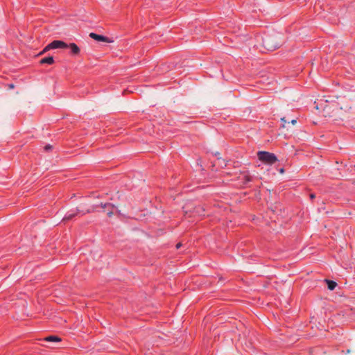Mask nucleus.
<instances>
[{
  "mask_svg": "<svg viewBox=\"0 0 355 355\" xmlns=\"http://www.w3.org/2000/svg\"><path fill=\"white\" fill-rule=\"evenodd\" d=\"M257 41H261L259 45H256L257 48H260L261 51H274L280 46L279 42L277 38L273 36H266L265 37H257Z\"/></svg>",
  "mask_w": 355,
  "mask_h": 355,
  "instance_id": "nucleus-1",
  "label": "nucleus"
},
{
  "mask_svg": "<svg viewBox=\"0 0 355 355\" xmlns=\"http://www.w3.org/2000/svg\"><path fill=\"white\" fill-rule=\"evenodd\" d=\"M259 159L263 162L268 164H272L275 162L277 161V157L275 154L266 152V151H260L257 153Z\"/></svg>",
  "mask_w": 355,
  "mask_h": 355,
  "instance_id": "nucleus-2",
  "label": "nucleus"
},
{
  "mask_svg": "<svg viewBox=\"0 0 355 355\" xmlns=\"http://www.w3.org/2000/svg\"><path fill=\"white\" fill-rule=\"evenodd\" d=\"M237 178L243 185L246 184L252 180V177L248 171H240Z\"/></svg>",
  "mask_w": 355,
  "mask_h": 355,
  "instance_id": "nucleus-3",
  "label": "nucleus"
},
{
  "mask_svg": "<svg viewBox=\"0 0 355 355\" xmlns=\"http://www.w3.org/2000/svg\"><path fill=\"white\" fill-rule=\"evenodd\" d=\"M89 37L96 41H98V42H108V43H111L113 42L112 40H110L107 37H105V36H103L101 35H98L94 33H91L89 34Z\"/></svg>",
  "mask_w": 355,
  "mask_h": 355,
  "instance_id": "nucleus-4",
  "label": "nucleus"
},
{
  "mask_svg": "<svg viewBox=\"0 0 355 355\" xmlns=\"http://www.w3.org/2000/svg\"><path fill=\"white\" fill-rule=\"evenodd\" d=\"M49 47H51L52 49H58V48L64 49V48L68 47V45L62 41L54 40L49 44Z\"/></svg>",
  "mask_w": 355,
  "mask_h": 355,
  "instance_id": "nucleus-5",
  "label": "nucleus"
},
{
  "mask_svg": "<svg viewBox=\"0 0 355 355\" xmlns=\"http://www.w3.org/2000/svg\"><path fill=\"white\" fill-rule=\"evenodd\" d=\"M101 206L103 209L108 208V211L107 212V216L109 217H111L113 215V209L115 207V206L114 205H112L110 203H107V204L101 203Z\"/></svg>",
  "mask_w": 355,
  "mask_h": 355,
  "instance_id": "nucleus-6",
  "label": "nucleus"
},
{
  "mask_svg": "<svg viewBox=\"0 0 355 355\" xmlns=\"http://www.w3.org/2000/svg\"><path fill=\"white\" fill-rule=\"evenodd\" d=\"M53 62H54V59L52 56L44 58L40 61V63L42 64H53Z\"/></svg>",
  "mask_w": 355,
  "mask_h": 355,
  "instance_id": "nucleus-7",
  "label": "nucleus"
},
{
  "mask_svg": "<svg viewBox=\"0 0 355 355\" xmlns=\"http://www.w3.org/2000/svg\"><path fill=\"white\" fill-rule=\"evenodd\" d=\"M44 340L47 342H60L61 338L56 336H50L44 338Z\"/></svg>",
  "mask_w": 355,
  "mask_h": 355,
  "instance_id": "nucleus-8",
  "label": "nucleus"
},
{
  "mask_svg": "<svg viewBox=\"0 0 355 355\" xmlns=\"http://www.w3.org/2000/svg\"><path fill=\"white\" fill-rule=\"evenodd\" d=\"M68 46L71 49L73 54L77 55L80 53V49L76 44L71 43Z\"/></svg>",
  "mask_w": 355,
  "mask_h": 355,
  "instance_id": "nucleus-9",
  "label": "nucleus"
},
{
  "mask_svg": "<svg viewBox=\"0 0 355 355\" xmlns=\"http://www.w3.org/2000/svg\"><path fill=\"white\" fill-rule=\"evenodd\" d=\"M325 282H327V286H328V288L330 291H333L336 288V286H337V284L335 282H334V281L326 279Z\"/></svg>",
  "mask_w": 355,
  "mask_h": 355,
  "instance_id": "nucleus-10",
  "label": "nucleus"
},
{
  "mask_svg": "<svg viewBox=\"0 0 355 355\" xmlns=\"http://www.w3.org/2000/svg\"><path fill=\"white\" fill-rule=\"evenodd\" d=\"M350 109H351V107H346L345 110V112L346 114H339L338 115V118L340 119H343L344 118L349 116L347 114H348V110H349Z\"/></svg>",
  "mask_w": 355,
  "mask_h": 355,
  "instance_id": "nucleus-11",
  "label": "nucleus"
},
{
  "mask_svg": "<svg viewBox=\"0 0 355 355\" xmlns=\"http://www.w3.org/2000/svg\"><path fill=\"white\" fill-rule=\"evenodd\" d=\"M94 210V209L92 210L87 209V210L83 211V210H80L79 208H77V213H82L83 215H85L86 214L93 211Z\"/></svg>",
  "mask_w": 355,
  "mask_h": 355,
  "instance_id": "nucleus-12",
  "label": "nucleus"
},
{
  "mask_svg": "<svg viewBox=\"0 0 355 355\" xmlns=\"http://www.w3.org/2000/svg\"><path fill=\"white\" fill-rule=\"evenodd\" d=\"M77 214V213L75 214H69L67 215L64 218L63 220H71L73 216H75Z\"/></svg>",
  "mask_w": 355,
  "mask_h": 355,
  "instance_id": "nucleus-13",
  "label": "nucleus"
},
{
  "mask_svg": "<svg viewBox=\"0 0 355 355\" xmlns=\"http://www.w3.org/2000/svg\"><path fill=\"white\" fill-rule=\"evenodd\" d=\"M52 49L51 47H49V44L43 49V51L40 53V55L44 53L47 51Z\"/></svg>",
  "mask_w": 355,
  "mask_h": 355,
  "instance_id": "nucleus-14",
  "label": "nucleus"
},
{
  "mask_svg": "<svg viewBox=\"0 0 355 355\" xmlns=\"http://www.w3.org/2000/svg\"><path fill=\"white\" fill-rule=\"evenodd\" d=\"M196 209L195 211L198 214H201V212L203 211L202 209H201V208H197V209Z\"/></svg>",
  "mask_w": 355,
  "mask_h": 355,
  "instance_id": "nucleus-15",
  "label": "nucleus"
},
{
  "mask_svg": "<svg viewBox=\"0 0 355 355\" xmlns=\"http://www.w3.org/2000/svg\"><path fill=\"white\" fill-rule=\"evenodd\" d=\"M52 148V146L48 144V145H46L45 147H44V149L45 150H49Z\"/></svg>",
  "mask_w": 355,
  "mask_h": 355,
  "instance_id": "nucleus-16",
  "label": "nucleus"
},
{
  "mask_svg": "<svg viewBox=\"0 0 355 355\" xmlns=\"http://www.w3.org/2000/svg\"><path fill=\"white\" fill-rule=\"evenodd\" d=\"M281 120L283 121L284 124H283V127L284 128L285 127V123H286V120H285V118H282Z\"/></svg>",
  "mask_w": 355,
  "mask_h": 355,
  "instance_id": "nucleus-17",
  "label": "nucleus"
},
{
  "mask_svg": "<svg viewBox=\"0 0 355 355\" xmlns=\"http://www.w3.org/2000/svg\"><path fill=\"white\" fill-rule=\"evenodd\" d=\"M181 246H182V243H178L176 245V248H177V249H179Z\"/></svg>",
  "mask_w": 355,
  "mask_h": 355,
  "instance_id": "nucleus-18",
  "label": "nucleus"
},
{
  "mask_svg": "<svg viewBox=\"0 0 355 355\" xmlns=\"http://www.w3.org/2000/svg\"><path fill=\"white\" fill-rule=\"evenodd\" d=\"M184 209H187V210H185V213H186V214H187V213H188V211H191V210L189 209V207H184Z\"/></svg>",
  "mask_w": 355,
  "mask_h": 355,
  "instance_id": "nucleus-19",
  "label": "nucleus"
},
{
  "mask_svg": "<svg viewBox=\"0 0 355 355\" xmlns=\"http://www.w3.org/2000/svg\"><path fill=\"white\" fill-rule=\"evenodd\" d=\"M293 125H295L297 123V121L295 119H293L291 122Z\"/></svg>",
  "mask_w": 355,
  "mask_h": 355,
  "instance_id": "nucleus-20",
  "label": "nucleus"
},
{
  "mask_svg": "<svg viewBox=\"0 0 355 355\" xmlns=\"http://www.w3.org/2000/svg\"><path fill=\"white\" fill-rule=\"evenodd\" d=\"M279 173H282V174L284 173V168H280L279 169Z\"/></svg>",
  "mask_w": 355,
  "mask_h": 355,
  "instance_id": "nucleus-21",
  "label": "nucleus"
},
{
  "mask_svg": "<svg viewBox=\"0 0 355 355\" xmlns=\"http://www.w3.org/2000/svg\"><path fill=\"white\" fill-rule=\"evenodd\" d=\"M9 87H10V88H13V87H14V85L11 84V85H9Z\"/></svg>",
  "mask_w": 355,
  "mask_h": 355,
  "instance_id": "nucleus-22",
  "label": "nucleus"
},
{
  "mask_svg": "<svg viewBox=\"0 0 355 355\" xmlns=\"http://www.w3.org/2000/svg\"><path fill=\"white\" fill-rule=\"evenodd\" d=\"M311 196V198H315V195H313V194H311V196Z\"/></svg>",
  "mask_w": 355,
  "mask_h": 355,
  "instance_id": "nucleus-23",
  "label": "nucleus"
},
{
  "mask_svg": "<svg viewBox=\"0 0 355 355\" xmlns=\"http://www.w3.org/2000/svg\"><path fill=\"white\" fill-rule=\"evenodd\" d=\"M350 352H351V351H350V349H347L346 353H347V354H349V353H350Z\"/></svg>",
  "mask_w": 355,
  "mask_h": 355,
  "instance_id": "nucleus-24",
  "label": "nucleus"
},
{
  "mask_svg": "<svg viewBox=\"0 0 355 355\" xmlns=\"http://www.w3.org/2000/svg\"><path fill=\"white\" fill-rule=\"evenodd\" d=\"M315 108L316 110H319L318 105H315Z\"/></svg>",
  "mask_w": 355,
  "mask_h": 355,
  "instance_id": "nucleus-25",
  "label": "nucleus"
},
{
  "mask_svg": "<svg viewBox=\"0 0 355 355\" xmlns=\"http://www.w3.org/2000/svg\"><path fill=\"white\" fill-rule=\"evenodd\" d=\"M215 155H220V153H219L218 152H216V153H215Z\"/></svg>",
  "mask_w": 355,
  "mask_h": 355,
  "instance_id": "nucleus-26",
  "label": "nucleus"
},
{
  "mask_svg": "<svg viewBox=\"0 0 355 355\" xmlns=\"http://www.w3.org/2000/svg\"><path fill=\"white\" fill-rule=\"evenodd\" d=\"M119 212L121 214L122 211L121 209L119 210Z\"/></svg>",
  "mask_w": 355,
  "mask_h": 355,
  "instance_id": "nucleus-27",
  "label": "nucleus"
},
{
  "mask_svg": "<svg viewBox=\"0 0 355 355\" xmlns=\"http://www.w3.org/2000/svg\"><path fill=\"white\" fill-rule=\"evenodd\" d=\"M340 110H343V107H340Z\"/></svg>",
  "mask_w": 355,
  "mask_h": 355,
  "instance_id": "nucleus-28",
  "label": "nucleus"
}]
</instances>
